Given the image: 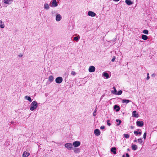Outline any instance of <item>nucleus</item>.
Here are the masks:
<instances>
[{
    "label": "nucleus",
    "instance_id": "nucleus-1",
    "mask_svg": "<svg viewBox=\"0 0 157 157\" xmlns=\"http://www.w3.org/2000/svg\"><path fill=\"white\" fill-rule=\"evenodd\" d=\"M38 106V104L36 101H33L30 105V109L32 111L36 109Z\"/></svg>",
    "mask_w": 157,
    "mask_h": 157
},
{
    "label": "nucleus",
    "instance_id": "nucleus-2",
    "mask_svg": "<svg viewBox=\"0 0 157 157\" xmlns=\"http://www.w3.org/2000/svg\"><path fill=\"white\" fill-rule=\"evenodd\" d=\"M58 3L56 0H52L50 4V6L52 7H56L58 6Z\"/></svg>",
    "mask_w": 157,
    "mask_h": 157
},
{
    "label": "nucleus",
    "instance_id": "nucleus-3",
    "mask_svg": "<svg viewBox=\"0 0 157 157\" xmlns=\"http://www.w3.org/2000/svg\"><path fill=\"white\" fill-rule=\"evenodd\" d=\"M64 146L66 148L69 150H71L72 148V144L70 143L66 144H65Z\"/></svg>",
    "mask_w": 157,
    "mask_h": 157
},
{
    "label": "nucleus",
    "instance_id": "nucleus-4",
    "mask_svg": "<svg viewBox=\"0 0 157 157\" xmlns=\"http://www.w3.org/2000/svg\"><path fill=\"white\" fill-rule=\"evenodd\" d=\"M63 81V78L61 77H58L56 79V82L57 83L60 84Z\"/></svg>",
    "mask_w": 157,
    "mask_h": 157
},
{
    "label": "nucleus",
    "instance_id": "nucleus-5",
    "mask_svg": "<svg viewBox=\"0 0 157 157\" xmlns=\"http://www.w3.org/2000/svg\"><path fill=\"white\" fill-rule=\"evenodd\" d=\"M61 19L62 17L60 14L57 13L56 14V21H59L61 20Z\"/></svg>",
    "mask_w": 157,
    "mask_h": 157
},
{
    "label": "nucleus",
    "instance_id": "nucleus-6",
    "mask_svg": "<svg viewBox=\"0 0 157 157\" xmlns=\"http://www.w3.org/2000/svg\"><path fill=\"white\" fill-rule=\"evenodd\" d=\"M80 144V142L78 141H74L73 143V145L75 147L79 146Z\"/></svg>",
    "mask_w": 157,
    "mask_h": 157
},
{
    "label": "nucleus",
    "instance_id": "nucleus-7",
    "mask_svg": "<svg viewBox=\"0 0 157 157\" xmlns=\"http://www.w3.org/2000/svg\"><path fill=\"white\" fill-rule=\"evenodd\" d=\"M95 70V68L93 66H90L89 67V71L90 72H94Z\"/></svg>",
    "mask_w": 157,
    "mask_h": 157
},
{
    "label": "nucleus",
    "instance_id": "nucleus-8",
    "mask_svg": "<svg viewBox=\"0 0 157 157\" xmlns=\"http://www.w3.org/2000/svg\"><path fill=\"white\" fill-rule=\"evenodd\" d=\"M136 125L139 127H142L144 125V122L143 121H137L136 122Z\"/></svg>",
    "mask_w": 157,
    "mask_h": 157
},
{
    "label": "nucleus",
    "instance_id": "nucleus-9",
    "mask_svg": "<svg viewBox=\"0 0 157 157\" xmlns=\"http://www.w3.org/2000/svg\"><path fill=\"white\" fill-rule=\"evenodd\" d=\"M94 133L95 136H98L100 134V130L98 129H95L94 131Z\"/></svg>",
    "mask_w": 157,
    "mask_h": 157
},
{
    "label": "nucleus",
    "instance_id": "nucleus-10",
    "mask_svg": "<svg viewBox=\"0 0 157 157\" xmlns=\"http://www.w3.org/2000/svg\"><path fill=\"white\" fill-rule=\"evenodd\" d=\"M88 14L89 16H90L92 17H94L96 16V14L93 12L90 11L88 12Z\"/></svg>",
    "mask_w": 157,
    "mask_h": 157
},
{
    "label": "nucleus",
    "instance_id": "nucleus-11",
    "mask_svg": "<svg viewBox=\"0 0 157 157\" xmlns=\"http://www.w3.org/2000/svg\"><path fill=\"white\" fill-rule=\"evenodd\" d=\"M30 155L29 153L25 151L22 154V157H28Z\"/></svg>",
    "mask_w": 157,
    "mask_h": 157
},
{
    "label": "nucleus",
    "instance_id": "nucleus-12",
    "mask_svg": "<svg viewBox=\"0 0 157 157\" xmlns=\"http://www.w3.org/2000/svg\"><path fill=\"white\" fill-rule=\"evenodd\" d=\"M131 147L132 150L135 151L137 149L138 147L137 145L132 143L131 144Z\"/></svg>",
    "mask_w": 157,
    "mask_h": 157
},
{
    "label": "nucleus",
    "instance_id": "nucleus-13",
    "mask_svg": "<svg viewBox=\"0 0 157 157\" xmlns=\"http://www.w3.org/2000/svg\"><path fill=\"white\" fill-rule=\"evenodd\" d=\"M132 116L137 118L139 117V115L138 114H136V111H134L132 113Z\"/></svg>",
    "mask_w": 157,
    "mask_h": 157
},
{
    "label": "nucleus",
    "instance_id": "nucleus-14",
    "mask_svg": "<svg viewBox=\"0 0 157 157\" xmlns=\"http://www.w3.org/2000/svg\"><path fill=\"white\" fill-rule=\"evenodd\" d=\"M44 8L47 10H49L50 8L49 5L47 3H44Z\"/></svg>",
    "mask_w": 157,
    "mask_h": 157
},
{
    "label": "nucleus",
    "instance_id": "nucleus-15",
    "mask_svg": "<svg viewBox=\"0 0 157 157\" xmlns=\"http://www.w3.org/2000/svg\"><path fill=\"white\" fill-rule=\"evenodd\" d=\"M12 0H4V3L6 4H10L12 2Z\"/></svg>",
    "mask_w": 157,
    "mask_h": 157
},
{
    "label": "nucleus",
    "instance_id": "nucleus-16",
    "mask_svg": "<svg viewBox=\"0 0 157 157\" xmlns=\"http://www.w3.org/2000/svg\"><path fill=\"white\" fill-rule=\"evenodd\" d=\"M120 107L117 105H115L114 106V109L116 110V112H118L120 109Z\"/></svg>",
    "mask_w": 157,
    "mask_h": 157
},
{
    "label": "nucleus",
    "instance_id": "nucleus-17",
    "mask_svg": "<svg viewBox=\"0 0 157 157\" xmlns=\"http://www.w3.org/2000/svg\"><path fill=\"white\" fill-rule=\"evenodd\" d=\"M125 2L128 5H130L133 4V2L130 0H125Z\"/></svg>",
    "mask_w": 157,
    "mask_h": 157
},
{
    "label": "nucleus",
    "instance_id": "nucleus-18",
    "mask_svg": "<svg viewBox=\"0 0 157 157\" xmlns=\"http://www.w3.org/2000/svg\"><path fill=\"white\" fill-rule=\"evenodd\" d=\"M25 98L26 100H27L28 101H29L30 102L32 101V100L31 99V98L29 96H26L25 97Z\"/></svg>",
    "mask_w": 157,
    "mask_h": 157
},
{
    "label": "nucleus",
    "instance_id": "nucleus-19",
    "mask_svg": "<svg viewBox=\"0 0 157 157\" xmlns=\"http://www.w3.org/2000/svg\"><path fill=\"white\" fill-rule=\"evenodd\" d=\"M131 101L130 100L128 99H123L122 100V103H126V104H127Z\"/></svg>",
    "mask_w": 157,
    "mask_h": 157
},
{
    "label": "nucleus",
    "instance_id": "nucleus-20",
    "mask_svg": "<svg viewBox=\"0 0 157 157\" xmlns=\"http://www.w3.org/2000/svg\"><path fill=\"white\" fill-rule=\"evenodd\" d=\"M116 148L115 147H113L111 149V151L112 152H113L114 154H116Z\"/></svg>",
    "mask_w": 157,
    "mask_h": 157
},
{
    "label": "nucleus",
    "instance_id": "nucleus-21",
    "mask_svg": "<svg viewBox=\"0 0 157 157\" xmlns=\"http://www.w3.org/2000/svg\"><path fill=\"white\" fill-rule=\"evenodd\" d=\"M0 27L2 29L4 28L5 27V25L1 20H0Z\"/></svg>",
    "mask_w": 157,
    "mask_h": 157
},
{
    "label": "nucleus",
    "instance_id": "nucleus-22",
    "mask_svg": "<svg viewBox=\"0 0 157 157\" xmlns=\"http://www.w3.org/2000/svg\"><path fill=\"white\" fill-rule=\"evenodd\" d=\"M103 76L105 77L106 78H109V75L107 73L105 72H103Z\"/></svg>",
    "mask_w": 157,
    "mask_h": 157
},
{
    "label": "nucleus",
    "instance_id": "nucleus-23",
    "mask_svg": "<svg viewBox=\"0 0 157 157\" xmlns=\"http://www.w3.org/2000/svg\"><path fill=\"white\" fill-rule=\"evenodd\" d=\"M53 80H54V78L51 75L49 77L48 81L49 82H52L53 81Z\"/></svg>",
    "mask_w": 157,
    "mask_h": 157
},
{
    "label": "nucleus",
    "instance_id": "nucleus-24",
    "mask_svg": "<svg viewBox=\"0 0 157 157\" xmlns=\"http://www.w3.org/2000/svg\"><path fill=\"white\" fill-rule=\"evenodd\" d=\"M142 38L144 40H146L147 39L148 37L146 35H143L142 36Z\"/></svg>",
    "mask_w": 157,
    "mask_h": 157
},
{
    "label": "nucleus",
    "instance_id": "nucleus-25",
    "mask_svg": "<svg viewBox=\"0 0 157 157\" xmlns=\"http://www.w3.org/2000/svg\"><path fill=\"white\" fill-rule=\"evenodd\" d=\"M73 150L75 153H78L80 151V149L79 148H75L73 149Z\"/></svg>",
    "mask_w": 157,
    "mask_h": 157
},
{
    "label": "nucleus",
    "instance_id": "nucleus-26",
    "mask_svg": "<svg viewBox=\"0 0 157 157\" xmlns=\"http://www.w3.org/2000/svg\"><path fill=\"white\" fill-rule=\"evenodd\" d=\"M113 88L114 89V90H112L111 93L114 94H117V90L115 87H113Z\"/></svg>",
    "mask_w": 157,
    "mask_h": 157
},
{
    "label": "nucleus",
    "instance_id": "nucleus-27",
    "mask_svg": "<svg viewBox=\"0 0 157 157\" xmlns=\"http://www.w3.org/2000/svg\"><path fill=\"white\" fill-rule=\"evenodd\" d=\"M116 121L117 122H118V123L117 124V126H119V125H120L121 123V121L119 119H116Z\"/></svg>",
    "mask_w": 157,
    "mask_h": 157
},
{
    "label": "nucleus",
    "instance_id": "nucleus-28",
    "mask_svg": "<svg viewBox=\"0 0 157 157\" xmlns=\"http://www.w3.org/2000/svg\"><path fill=\"white\" fill-rule=\"evenodd\" d=\"M80 39V37L79 36H75L74 37V40L76 41H78L79 39Z\"/></svg>",
    "mask_w": 157,
    "mask_h": 157
},
{
    "label": "nucleus",
    "instance_id": "nucleus-29",
    "mask_svg": "<svg viewBox=\"0 0 157 157\" xmlns=\"http://www.w3.org/2000/svg\"><path fill=\"white\" fill-rule=\"evenodd\" d=\"M124 137L127 139L129 137V135L128 134H124Z\"/></svg>",
    "mask_w": 157,
    "mask_h": 157
},
{
    "label": "nucleus",
    "instance_id": "nucleus-30",
    "mask_svg": "<svg viewBox=\"0 0 157 157\" xmlns=\"http://www.w3.org/2000/svg\"><path fill=\"white\" fill-rule=\"evenodd\" d=\"M143 33L144 34H147L148 33V31L147 30L145 29L143 30Z\"/></svg>",
    "mask_w": 157,
    "mask_h": 157
},
{
    "label": "nucleus",
    "instance_id": "nucleus-31",
    "mask_svg": "<svg viewBox=\"0 0 157 157\" xmlns=\"http://www.w3.org/2000/svg\"><path fill=\"white\" fill-rule=\"evenodd\" d=\"M138 142L140 144H141L143 142V141L141 138H139L138 139Z\"/></svg>",
    "mask_w": 157,
    "mask_h": 157
},
{
    "label": "nucleus",
    "instance_id": "nucleus-32",
    "mask_svg": "<svg viewBox=\"0 0 157 157\" xmlns=\"http://www.w3.org/2000/svg\"><path fill=\"white\" fill-rule=\"evenodd\" d=\"M96 112H97V110H96V108L95 110L94 111V112L93 113V115L95 117L96 116Z\"/></svg>",
    "mask_w": 157,
    "mask_h": 157
},
{
    "label": "nucleus",
    "instance_id": "nucleus-33",
    "mask_svg": "<svg viewBox=\"0 0 157 157\" xmlns=\"http://www.w3.org/2000/svg\"><path fill=\"white\" fill-rule=\"evenodd\" d=\"M76 73L75 71H72L71 73V75L73 76H75L76 75Z\"/></svg>",
    "mask_w": 157,
    "mask_h": 157
},
{
    "label": "nucleus",
    "instance_id": "nucleus-34",
    "mask_svg": "<svg viewBox=\"0 0 157 157\" xmlns=\"http://www.w3.org/2000/svg\"><path fill=\"white\" fill-rule=\"evenodd\" d=\"M122 93V91L121 90H119L118 91L117 93V95H121Z\"/></svg>",
    "mask_w": 157,
    "mask_h": 157
},
{
    "label": "nucleus",
    "instance_id": "nucleus-35",
    "mask_svg": "<svg viewBox=\"0 0 157 157\" xmlns=\"http://www.w3.org/2000/svg\"><path fill=\"white\" fill-rule=\"evenodd\" d=\"M146 135H147L146 132H144V135H143V138H144V140H145L146 138Z\"/></svg>",
    "mask_w": 157,
    "mask_h": 157
},
{
    "label": "nucleus",
    "instance_id": "nucleus-36",
    "mask_svg": "<svg viewBox=\"0 0 157 157\" xmlns=\"http://www.w3.org/2000/svg\"><path fill=\"white\" fill-rule=\"evenodd\" d=\"M107 124L109 126H110L111 125V124L110 123V121L109 120L107 121Z\"/></svg>",
    "mask_w": 157,
    "mask_h": 157
},
{
    "label": "nucleus",
    "instance_id": "nucleus-37",
    "mask_svg": "<svg viewBox=\"0 0 157 157\" xmlns=\"http://www.w3.org/2000/svg\"><path fill=\"white\" fill-rule=\"evenodd\" d=\"M134 133L136 136H138V132L137 131H134Z\"/></svg>",
    "mask_w": 157,
    "mask_h": 157
},
{
    "label": "nucleus",
    "instance_id": "nucleus-38",
    "mask_svg": "<svg viewBox=\"0 0 157 157\" xmlns=\"http://www.w3.org/2000/svg\"><path fill=\"white\" fill-rule=\"evenodd\" d=\"M126 156H125L124 155H123V157H129V155L128 153H126Z\"/></svg>",
    "mask_w": 157,
    "mask_h": 157
},
{
    "label": "nucleus",
    "instance_id": "nucleus-39",
    "mask_svg": "<svg viewBox=\"0 0 157 157\" xmlns=\"http://www.w3.org/2000/svg\"><path fill=\"white\" fill-rule=\"evenodd\" d=\"M116 57L115 56H113V59H112L111 61L112 62H114L115 59Z\"/></svg>",
    "mask_w": 157,
    "mask_h": 157
},
{
    "label": "nucleus",
    "instance_id": "nucleus-40",
    "mask_svg": "<svg viewBox=\"0 0 157 157\" xmlns=\"http://www.w3.org/2000/svg\"><path fill=\"white\" fill-rule=\"evenodd\" d=\"M150 78V77L149 76V74L148 73L147 74V79L148 80Z\"/></svg>",
    "mask_w": 157,
    "mask_h": 157
},
{
    "label": "nucleus",
    "instance_id": "nucleus-41",
    "mask_svg": "<svg viewBox=\"0 0 157 157\" xmlns=\"http://www.w3.org/2000/svg\"><path fill=\"white\" fill-rule=\"evenodd\" d=\"M105 128V127L104 126H101L100 127V129H104Z\"/></svg>",
    "mask_w": 157,
    "mask_h": 157
},
{
    "label": "nucleus",
    "instance_id": "nucleus-42",
    "mask_svg": "<svg viewBox=\"0 0 157 157\" xmlns=\"http://www.w3.org/2000/svg\"><path fill=\"white\" fill-rule=\"evenodd\" d=\"M138 136H140L141 135V134H142V132H141L140 131V132H138Z\"/></svg>",
    "mask_w": 157,
    "mask_h": 157
},
{
    "label": "nucleus",
    "instance_id": "nucleus-43",
    "mask_svg": "<svg viewBox=\"0 0 157 157\" xmlns=\"http://www.w3.org/2000/svg\"><path fill=\"white\" fill-rule=\"evenodd\" d=\"M138 136H140L141 135V134H142V132H141L140 131V132H138Z\"/></svg>",
    "mask_w": 157,
    "mask_h": 157
},
{
    "label": "nucleus",
    "instance_id": "nucleus-44",
    "mask_svg": "<svg viewBox=\"0 0 157 157\" xmlns=\"http://www.w3.org/2000/svg\"><path fill=\"white\" fill-rule=\"evenodd\" d=\"M104 95H103L101 96L100 98L101 100L103 99V98L104 97Z\"/></svg>",
    "mask_w": 157,
    "mask_h": 157
},
{
    "label": "nucleus",
    "instance_id": "nucleus-45",
    "mask_svg": "<svg viewBox=\"0 0 157 157\" xmlns=\"http://www.w3.org/2000/svg\"><path fill=\"white\" fill-rule=\"evenodd\" d=\"M116 40V39H113L112 40H111V41H113V42H115Z\"/></svg>",
    "mask_w": 157,
    "mask_h": 157
},
{
    "label": "nucleus",
    "instance_id": "nucleus-46",
    "mask_svg": "<svg viewBox=\"0 0 157 157\" xmlns=\"http://www.w3.org/2000/svg\"><path fill=\"white\" fill-rule=\"evenodd\" d=\"M155 74H152V75H151V76L152 77H155Z\"/></svg>",
    "mask_w": 157,
    "mask_h": 157
},
{
    "label": "nucleus",
    "instance_id": "nucleus-47",
    "mask_svg": "<svg viewBox=\"0 0 157 157\" xmlns=\"http://www.w3.org/2000/svg\"><path fill=\"white\" fill-rule=\"evenodd\" d=\"M22 55H19V56L20 57H22Z\"/></svg>",
    "mask_w": 157,
    "mask_h": 157
},
{
    "label": "nucleus",
    "instance_id": "nucleus-48",
    "mask_svg": "<svg viewBox=\"0 0 157 157\" xmlns=\"http://www.w3.org/2000/svg\"><path fill=\"white\" fill-rule=\"evenodd\" d=\"M131 128L132 129H133L134 128V126H131Z\"/></svg>",
    "mask_w": 157,
    "mask_h": 157
},
{
    "label": "nucleus",
    "instance_id": "nucleus-49",
    "mask_svg": "<svg viewBox=\"0 0 157 157\" xmlns=\"http://www.w3.org/2000/svg\"><path fill=\"white\" fill-rule=\"evenodd\" d=\"M137 142V140H135L134 141V142Z\"/></svg>",
    "mask_w": 157,
    "mask_h": 157
},
{
    "label": "nucleus",
    "instance_id": "nucleus-50",
    "mask_svg": "<svg viewBox=\"0 0 157 157\" xmlns=\"http://www.w3.org/2000/svg\"><path fill=\"white\" fill-rule=\"evenodd\" d=\"M14 122L13 121H11V124H14Z\"/></svg>",
    "mask_w": 157,
    "mask_h": 157
},
{
    "label": "nucleus",
    "instance_id": "nucleus-51",
    "mask_svg": "<svg viewBox=\"0 0 157 157\" xmlns=\"http://www.w3.org/2000/svg\"><path fill=\"white\" fill-rule=\"evenodd\" d=\"M127 151H130V150L129 148H128L127 149Z\"/></svg>",
    "mask_w": 157,
    "mask_h": 157
},
{
    "label": "nucleus",
    "instance_id": "nucleus-52",
    "mask_svg": "<svg viewBox=\"0 0 157 157\" xmlns=\"http://www.w3.org/2000/svg\"><path fill=\"white\" fill-rule=\"evenodd\" d=\"M113 0L114 1H119L120 0Z\"/></svg>",
    "mask_w": 157,
    "mask_h": 157
},
{
    "label": "nucleus",
    "instance_id": "nucleus-53",
    "mask_svg": "<svg viewBox=\"0 0 157 157\" xmlns=\"http://www.w3.org/2000/svg\"><path fill=\"white\" fill-rule=\"evenodd\" d=\"M139 130H140L139 129H137V130H138V131H139Z\"/></svg>",
    "mask_w": 157,
    "mask_h": 157
}]
</instances>
